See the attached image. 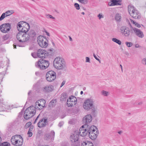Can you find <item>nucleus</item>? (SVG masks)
I'll return each instance as SVG.
<instances>
[{"label": "nucleus", "mask_w": 146, "mask_h": 146, "mask_svg": "<svg viewBox=\"0 0 146 146\" xmlns=\"http://www.w3.org/2000/svg\"><path fill=\"white\" fill-rule=\"evenodd\" d=\"M40 114H39L38 116L35 119V121H34V124H35L36 123V122L37 121L38 118H39V116L40 115Z\"/></svg>", "instance_id": "50"}, {"label": "nucleus", "mask_w": 146, "mask_h": 146, "mask_svg": "<svg viewBox=\"0 0 146 146\" xmlns=\"http://www.w3.org/2000/svg\"><path fill=\"white\" fill-rule=\"evenodd\" d=\"M121 33L125 36H128L130 35L129 29L125 26L122 27L120 29Z\"/></svg>", "instance_id": "15"}, {"label": "nucleus", "mask_w": 146, "mask_h": 146, "mask_svg": "<svg viewBox=\"0 0 146 146\" xmlns=\"http://www.w3.org/2000/svg\"><path fill=\"white\" fill-rule=\"evenodd\" d=\"M32 56L34 58H36L38 57V55L37 54V52L34 53H32L31 54Z\"/></svg>", "instance_id": "40"}, {"label": "nucleus", "mask_w": 146, "mask_h": 146, "mask_svg": "<svg viewBox=\"0 0 146 146\" xmlns=\"http://www.w3.org/2000/svg\"><path fill=\"white\" fill-rule=\"evenodd\" d=\"M120 66L121 68V70L122 71H123V70H122V65L121 64H120Z\"/></svg>", "instance_id": "61"}, {"label": "nucleus", "mask_w": 146, "mask_h": 146, "mask_svg": "<svg viewBox=\"0 0 146 146\" xmlns=\"http://www.w3.org/2000/svg\"><path fill=\"white\" fill-rule=\"evenodd\" d=\"M26 33L19 32L17 35V39L20 42H25L27 41L28 37H26Z\"/></svg>", "instance_id": "10"}, {"label": "nucleus", "mask_w": 146, "mask_h": 146, "mask_svg": "<svg viewBox=\"0 0 146 146\" xmlns=\"http://www.w3.org/2000/svg\"><path fill=\"white\" fill-rule=\"evenodd\" d=\"M53 49L51 48L46 51L45 50V53H46V56H52L53 54Z\"/></svg>", "instance_id": "24"}, {"label": "nucleus", "mask_w": 146, "mask_h": 146, "mask_svg": "<svg viewBox=\"0 0 146 146\" xmlns=\"http://www.w3.org/2000/svg\"><path fill=\"white\" fill-rule=\"evenodd\" d=\"M47 124V118L45 117L40 120L38 122L37 125L38 127L41 128L45 127Z\"/></svg>", "instance_id": "16"}, {"label": "nucleus", "mask_w": 146, "mask_h": 146, "mask_svg": "<svg viewBox=\"0 0 146 146\" xmlns=\"http://www.w3.org/2000/svg\"><path fill=\"white\" fill-rule=\"evenodd\" d=\"M23 141L21 136L18 135L13 136L11 139V144L15 146H21L23 144Z\"/></svg>", "instance_id": "5"}, {"label": "nucleus", "mask_w": 146, "mask_h": 146, "mask_svg": "<svg viewBox=\"0 0 146 146\" xmlns=\"http://www.w3.org/2000/svg\"><path fill=\"white\" fill-rule=\"evenodd\" d=\"M45 33H46V35L48 36H50V35H49V33H48L47 31H45Z\"/></svg>", "instance_id": "59"}, {"label": "nucleus", "mask_w": 146, "mask_h": 146, "mask_svg": "<svg viewBox=\"0 0 146 146\" xmlns=\"http://www.w3.org/2000/svg\"><path fill=\"white\" fill-rule=\"evenodd\" d=\"M86 127L88 133V135L90 138L92 140L96 139L98 134V130L96 127L94 125L89 126L87 124Z\"/></svg>", "instance_id": "3"}, {"label": "nucleus", "mask_w": 146, "mask_h": 146, "mask_svg": "<svg viewBox=\"0 0 146 146\" xmlns=\"http://www.w3.org/2000/svg\"><path fill=\"white\" fill-rule=\"evenodd\" d=\"M86 62H90V60L89 57H86Z\"/></svg>", "instance_id": "48"}, {"label": "nucleus", "mask_w": 146, "mask_h": 146, "mask_svg": "<svg viewBox=\"0 0 146 146\" xmlns=\"http://www.w3.org/2000/svg\"><path fill=\"white\" fill-rule=\"evenodd\" d=\"M118 133L119 134H121L122 133V131H119L118 132Z\"/></svg>", "instance_id": "57"}, {"label": "nucleus", "mask_w": 146, "mask_h": 146, "mask_svg": "<svg viewBox=\"0 0 146 146\" xmlns=\"http://www.w3.org/2000/svg\"><path fill=\"white\" fill-rule=\"evenodd\" d=\"M34 128V127L33 126H31L29 127V130L28 131H30L31 132H32V131L33 130Z\"/></svg>", "instance_id": "49"}, {"label": "nucleus", "mask_w": 146, "mask_h": 146, "mask_svg": "<svg viewBox=\"0 0 146 146\" xmlns=\"http://www.w3.org/2000/svg\"><path fill=\"white\" fill-rule=\"evenodd\" d=\"M83 92L82 91H81L80 92V94H81V95H82V94H83Z\"/></svg>", "instance_id": "64"}, {"label": "nucleus", "mask_w": 146, "mask_h": 146, "mask_svg": "<svg viewBox=\"0 0 146 146\" xmlns=\"http://www.w3.org/2000/svg\"><path fill=\"white\" fill-rule=\"evenodd\" d=\"M142 63L144 65H146V58H143L142 60Z\"/></svg>", "instance_id": "44"}, {"label": "nucleus", "mask_w": 146, "mask_h": 146, "mask_svg": "<svg viewBox=\"0 0 146 146\" xmlns=\"http://www.w3.org/2000/svg\"><path fill=\"white\" fill-rule=\"evenodd\" d=\"M54 89V87L51 85H47L43 89V91L45 92H49L52 91Z\"/></svg>", "instance_id": "21"}, {"label": "nucleus", "mask_w": 146, "mask_h": 146, "mask_svg": "<svg viewBox=\"0 0 146 146\" xmlns=\"http://www.w3.org/2000/svg\"><path fill=\"white\" fill-rule=\"evenodd\" d=\"M10 144L7 142H4L0 144V146H10Z\"/></svg>", "instance_id": "32"}, {"label": "nucleus", "mask_w": 146, "mask_h": 146, "mask_svg": "<svg viewBox=\"0 0 146 146\" xmlns=\"http://www.w3.org/2000/svg\"><path fill=\"white\" fill-rule=\"evenodd\" d=\"M79 135L77 133H75L74 134L70 135V139L72 143H74L76 144L79 139Z\"/></svg>", "instance_id": "17"}, {"label": "nucleus", "mask_w": 146, "mask_h": 146, "mask_svg": "<svg viewBox=\"0 0 146 146\" xmlns=\"http://www.w3.org/2000/svg\"><path fill=\"white\" fill-rule=\"evenodd\" d=\"M38 57L41 59L39 60L35 64L36 67L40 69H44L47 68L49 66V62L43 59L45 58L46 53L45 50L43 49H39L37 51Z\"/></svg>", "instance_id": "2"}, {"label": "nucleus", "mask_w": 146, "mask_h": 146, "mask_svg": "<svg viewBox=\"0 0 146 146\" xmlns=\"http://www.w3.org/2000/svg\"><path fill=\"white\" fill-rule=\"evenodd\" d=\"M37 41L38 44L41 47L46 48L48 46L46 38L42 36H39L38 37Z\"/></svg>", "instance_id": "8"}, {"label": "nucleus", "mask_w": 146, "mask_h": 146, "mask_svg": "<svg viewBox=\"0 0 146 146\" xmlns=\"http://www.w3.org/2000/svg\"><path fill=\"white\" fill-rule=\"evenodd\" d=\"M5 13H3L0 17V21L3 20L5 17Z\"/></svg>", "instance_id": "38"}, {"label": "nucleus", "mask_w": 146, "mask_h": 146, "mask_svg": "<svg viewBox=\"0 0 146 146\" xmlns=\"http://www.w3.org/2000/svg\"><path fill=\"white\" fill-rule=\"evenodd\" d=\"M46 76V80L48 81L52 82L56 78V74L54 71L50 70L47 72Z\"/></svg>", "instance_id": "11"}, {"label": "nucleus", "mask_w": 146, "mask_h": 146, "mask_svg": "<svg viewBox=\"0 0 146 146\" xmlns=\"http://www.w3.org/2000/svg\"><path fill=\"white\" fill-rule=\"evenodd\" d=\"M56 100H52L49 104V106L50 107H53L54 106L56 103Z\"/></svg>", "instance_id": "27"}, {"label": "nucleus", "mask_w": 146, "mask_h": 146, "mask_svg": "<svg viewBox=\"0 0 146 146\" xmlns=\"http://www.w3.org/2000/svg\"><path fill=\"white\" fill-rule=\"evenodd\" d=\"M44 139L45 140H48L49 139H51V138L49 134H47L45 135Z\"/></svg>", "instance_id": "34"}, {"label": "nucleus", "mask_w": 146, "mask_h": 146, "mask_svg": "<svg viewBox=\"0 0 146 146\" xmlns=\"http://www.w3.org/2000/svg\"><path fill=\"white\" fill-rule=\"evenodd\" d=\"M67 98V94L66 93H64L61 94V96L60 98V100L61 101H65Z\"/></svg>", "instance_id": "25"}, {"label": "nucleus", "mask_w": 146, "mask_h": 146, "mask_svg": "<svg viewBox=\"0 0 146 146\" xmlns=\"http://www.w3.org/2000/svg\"><path fill=\"white\" fill-rule=\"evenodd\" d=\"M78 1L81 3L83 4H86L87 3L88 0H78Z\"/></svg>", "instance_id": "35"}, {"label": "nucleus", "mask_w": 146, "mask_h": 146, "mask_svg": "<svg viewBox=\"0 0 146 146\" xmlns=\"http://www.w3.org/2000/svg\"><path fill=\"white\" fill-rule=\"evenodd\" d=\"M93 56L96 60H97L98 59V58L96 57L94 54H93Z\"/></svg>", "instance_id": "54"}, {"label": "nucleus", "mask_w": 146, "mask_h": 146, "mask_svg": "<svg viewBox=\"0 0 146 146\" xmlns=\"http://www.w3.org/2000/svg\"><path fill=\"white\" fill-rule=\"evenodd\" d=\"M74 6L76 8V9L77 10H79L80 8V5H79L78 4V3H76L74 4Z\"/></svg>", "instance_id": "41"}, {"label": "nucleus", "mask_w": 146, "mask_h": 146, "mask_svg": "<svg viewBox=\"0 0 146 146\" xmlns=\"http://www.w3.org/2000/svg\"><path fill=\"white\" fill-rule=\"evenodd\" d=\"M26 23V22L23 21H20L18 23L17 25V28L18 30L21 32L27 33L30 29V25L29 23H27L25 26L23 25L24 23Z\"/></svg>", "instance_id": "7"}, {"label": "nucleus", "mask_w": 146, "mask_h": 146, "mask_svg": "<svg viewBox=\"0 0 146 146\" xmlns=\"http://www.w3.org/2000/svg\"><path fill=\"white\" fill-rule=\"evenodd\" d=\"M94 103L93 99L91 98L88 99L84 102L83 105L84 108L86 110H88L93 108Z\"/></svg>", "instance_id": "9"}, {"label": "nucleus", "mask_w": 146, "mask_h": 146, "mask_svg": "<svg viewBox=\"0 0 146 146\" xmlns=\"http://www.w3.org/2000/svg\"><path fill=\"white\" fill-rule=\"evenodd\" d=\"M112 40L113 41L116 42L119 45H121V41L116 38H113L112 39Z\"/></svg>", "instance_id": "31"}, {"label": "nucleus", "mask_w": 146, "mask_h": 146, "mask_svg": "<svg viewBox=\"0 0 146 146\" xmlns=\"http://www.w3.org/2000/svg\"><path fill=\"white\" fill-rule=\"evenodd\" d=\"M132 29L136 35L138 37L143 38L144 37V35L143 32L140 30L136 28H134Z\"/></svg>", "instance_id": "18"}, {"label": "nucleus", "mask_w": 146, "mask_h": 146, "mask_svg": "<svg viewBox=\"0 0 146 146\" xmlns=\"http://www.w3.org/2000/svg\"><path fill=\"white\" fill-rule=\"evenodd\" d=\"M26 37H28L27 41L29 40L35 39L36 38V33L33 30H30L28 34L26 33Z\"/></svg>", "instance_id": "13"}, {"label": "nucleus", "mask_w": 146, "mask_h": 146, "mask_svg": "<svg viewBox=\"0 0 146 146\" xmlns=\"http://www.w3.org/2000/svg\"><path fill=\"white\" fill-rule=\"evenodd\" d=\"M97 60H98L99 62L100 63H101V61L99 58H98Z\"/></svg>", "instance_id": "63"}, {"label": "nucleus", "mask_w": 146, "mask_h": 146, "mask_svg": "<svg viewBox=\"0 0 146 146\" xmlns=\"http://www.w3.org/2000/svg\"><path fill=\"white\" fill-rule=\"evenodd\" d=\"M68 100H69L72 103H74V105H75L77 102V99L76 98L73 96H70Z\"/></svg>", "instance_id": "22"}, {"label": "nucleus", "mask_w": 146, "mask_h": 146, "mask_svg": "<svg viewBox=\"0 0 146 146\" xmlns=\"http://www.w3.org/2000/svg\"><path fill=\"white\" fill-rule=\"evenodd\" d=\"M68 37H69V38L70 40V41H72V38L70 36H68Z\"/></svg>", "instance_id": "58"}, {"label": "nucleus", "mask_w": 146, "mask_h": 146, "mask_svg": "<svg viewBox=\"0 0 146 146\" xmlns=\"http://www.w3.org/2000/svg\"><path fill=\"white\" fill-rule=\"evenodd\" d=\"M61 146H70V144L68 143L64 142L62 143Z\"/></svg>", "instance_id": "42"}, {"label": "nucleus", "mask_w": 146, "mask_h": 146, "mask_svg": "<svg viewBox=\"0 0 146 146\" xmlns=\"http://www.w3.org/2000/svg\"><path fill=\"white\" fill-rule=\"evenodd\" d=\"M13 47H14V48H16V45H15L14 44L13 45Z\"/></svg>", "instance_id": "62"}, {"label": "nucleus", "mask_w": 146, "mask_h": 146, "mask_svg": "<svg viewBox=\"0 0 146 146\" xmlns=\"http://www.w3.org/2000/svg\"><path fill=\"white\" fill-rule=\"evenodd\" d=\"M86 125H83L80 129L79 135L81 136H84L88 135L87 129L86 127Z\"/></svg>", "instance_id": "14"}, {"label": "nucleus", "mask_w": 146, "mask_h": 146, "mask_svg": "<svg viewBox=\"0 0 146 146\" xmlns=\"http://www.w3.org/2000/svg\"><path fill=\"white\" fill-rule=\"evenodd\" d=\"M121 19V16L120 15L119 13H117L115 16V19L116 21L118 22H119L120 21Z\"/></svg>", "instance_id": "26"}, {"label": "nucleus", "mask_w": 146, "mask_h": 146, "mask_svg": "<svg viewBox=\"0 0 146 146\" xmlns=\"http://www.w3.org/2000/svg\"><path fill=\"white\" fill-rule=\"evenodd\" d=\"M27 134L29 135L28 137H31L33 135L32 132L28 131L27 133Z\"/></svg>", "instance_id": "47"}, {"label": "nucleus", "mask_w": 146, "mask_h": 146, "mask_svg": "<svg viewBox=\"0 0 146 146\" xmlns=\"http://www.w3.org/2000/svg\"><path fill=\"white\" fill-rule=\"evenodd\" d=\"M11 24L9 23L3 24L0 25V30L2 33H7L11 29Z\"/></svg>", "instance_id": "12"}, {"label": "nucleus", "mask_w": 146, "mask_h": 146, "mask_svg": "<svg viewBox=\"0 0 146 146\" xmlns=\"http://www.w3.org/2000/svg\"><path fill=\"white\" fill-rule=\"evenodd\" d=\"M92 119V116L90 114L87 115L83 118V120L86 124L89 123Z\"/></svg>", "instance_id": "19"}, {"label": "nucleus", "mask_w": 146, "mask_h": 146, "mask_svg": "<svg viewBox=\"0 0 146 146\" xmlns=\"http://www.w3.org/2000/svg\"><path fill=\"white\" fill-rule=\"evenodd\" d=\"M65 81H63V82H62L60 86V87H62L65 84Z\"/></svg>", "instance_id": "52"}, {"label": "nucleus", "mask_w": 146, "mask_h": 146, "mask_svg": "<svg viewBox=\"0 0 146 146\" xmlns=\"http://www.w3.org/2000/svg\"><path fill=\"white\" fill-rule=\"evenodd\" d=\"M135 26L138 27V28H139V27H141V25H140L138 23H136L135 24Z\"/></svg>", "instance_id": "53"}, {"label": "nucleus", "mask_w": 146, "mask_h": 146, "mask_svg": "<svg viewBox=\"0 0 146 146\" xmlns=\"http://www.w3.org/2000/svg\"><path fill=\"white\" fill-rule=\"evenodd\" d=\"M102 94L105 96H107L109 92H108L105 91L104 90H102L101 92Z\"/></svg>", "instance_id": "33"}, {"label": "nucleus", "mask_w": 146, "mask_h": 146, "mask_svg": "<svg viewBox=\"0 0 146 146\" xmlns=\"http://www.w3.org/2000/svg\"><path fill=\"white\" fill-rule=\"evenodd\" d=\"M125 43L127 46L129 47H131L133 45V43L130 42H126Z\"/></svg>", "instance_id": "36"}, {"label": "nucleus", "mask_w": 146, "mask_h": 146, "mask_svg": "<svg viewBox=\"0 0 146 146\" xmlns=\"http://www.w3.org/2000/svg\"><path fill=\"white\" fill-rule=\"evenodd\" d=\"M67 106L68 107H71L73 106L74 104V103H72L69 100H67Z\"/></svg>", "instance_id": "30"}, {"label": "nucleus", "mask_w": 146, "mask_h": 146, "mask_svg": "<svg viewBox=\"0 0 146 146\" xmlns=\"http://www.w3.org/2000/svg\"><path fill=\"white\" fill-rule=\"evenodd\" d=\"M135 46L136 48H138L139 47V46L138 44H137L135 45Z\"/></svg>", "instance_id": "56"}, {"label": "nucleus", "mask_w": 146, "mask_h": 146, "mask_svg": "<svg viewBox=\"0 0 146 146\" xmlns=\"http://www.w3.org/2000/svg\"><path fill=\"white\" fill-rule=\"evenodd\" d=\"M43 105L41 104L42 102L39 100L37 101L35 104V106H31L28 107L25 111L24 113V117L26 119H28L33 116L36 113V109L39 110L42 109L45 105V100H41Z\"/></svg>", "instance_id": "1"}, {"label": "nucleus", "mask_w": 146, "mask_h": 146, "mask_svg": "<svg viewBox=\"0 0 146 146\" xmlns=\"http://www.w3.org/2000/svg\"><path fill=\"white\" fill-rule=\"evenodd\" d=\"M9 37V35L8 34H7L3 36V38L4 40H6Z\"/></svg>", "instance_id": "37"}, {"label": "nucleus", "mask_w": 146, "mask_h": 146, "mask_svg": "<svg viewBox=\"0 0 146 146\" xmlns=\"http://www.w3.org/2000/svg\"><path fill=\"white\" fill-rule=\"evenodd\" d=\"M110 1H111L108 3V5L109 6L121 5L120 2L121 1V0H110Z\"/></svg>", "instance_id": "20"}, {"label": "nucleus", "mask_w": 146, "mask_h": 146, "mask_svg": "<svg viewBox=\"0 0 146 146\" xmlns=\"http://www.w3.org/2000/svg\"><path fill=\"white\" fill-rule=\"evenodd\" d=\"M128 10L130 15L133 18L139 19L141 17V14L132 5H129L128 7Z\"/></svg>", "instance_id": "6"}, {"label": "nucleus", "mask_w": 146, "mask_h": 146, "mask_svg": "<svg viewBox=\"0 0 146 146\" xmlns=\"http://www.w3.org/2000/svg\"><path fill=\"white\" fill-rule=\"evenodd\" d=\"M31 123L30 122H29L27 123L25 125V127L26 128H28L30 127V126H31Z\"/></svg>", "instance_id": "39"}, {"label": "nucleus", "mask_w": 146, "mask_h": 146, "mask_svg": "<svg viewBox=\"0 0 146 146\" xmlns=\"http://www.w3.org/2000/svg\"><path fill=\"white\" fill-rule=\"evenodd\" d=\"M63 124V122H60L58 124V126L60 127H61Z\"/></svg>", "instance_id": "51"}, {"label": "nucleus", "mask_w": 146, "mask_h": 146, "mask_svg": "<svg viewBox=\"0 0 146 146\" xmlns=\"http://www.w3.org/2000/svg\"><path fill=\"white\" fill-rule=\"evenodd\" d=\"M53 64L54 67L57 69H62L65 67L64 59L59 57H57L54 59Z\"/></svg>", "instance_id": "4"}, {"label": "nucleus", "mask_w": 146, "mask_h": 146, "mask_svg": "<svg viewBox=\"0 0 146 146\" xmlns=\"http://www.w3.org/2000/svg\"><path fill=\"white\" fill-rule=\"evenodd\" d=\"M46 16L48 17H47L48 18H51V19H55V18L52 17L51 15H49V14H48V15H46Z\"/></svg>", "instance_id": "46"}, {"label": "nucleus", "mask_w": 146, "mask_h": 146, "mask_svg": "<svg viewBox=\"0 0 146 146\" xmlns=\"http://www.w3.org/2000/svg\"><path fill=\"white\" fill-rule=\"evenodd\" d=\"M55 133L54 131L53 130L51 131L50 133H49L51 138V141L53 140L54 137Z\"/></svg>", "instance_id": "28"}, {"label": "nucleus", "mask_w": 146, "mask_h": 146, "mask_svg": "<svg viewBox=\"0 0 146 146\" xmlns=\"http://www.w3.org/2000/svg\"><path fill=\"white\" fill-rule=\"evenodd\" d=\"M97 16L99 18V19H100L101 18L104 17V15H103L102 13H99Z\"/></svg>", "instance_id": "43"}, {"label": "nucleus", "mask_w": 146, "mask_h": 146, "mask_svg": "<svg viewBox=\"0 0 146 146\" xmlns=\"http://www.w3.org/2000/svg\"><path fill=\"white\" fill-rule=\"evenodd\" d=\"M14 13V12L13 10H9L6 11L5 13V17H7L13 14Z\"/></svg>", "instance_id": "29"}, {"label": "nucleus", "mask_w": 146, "mask_h": 146, "mask_svg": "<svg viewBox=\"0 0 146 146\" xmlns=\"http://www.w3.org/2000/svg\"><path fill=\"white\" fill-rule=\"evenodd\" d=\"M99 143V142L98 141H95L94 143L93 146L95 145L96 146H98Z\"/></svg>", "instance_id": "45"}, {"label": "nucleus", "mask_w": 146, "mask_h": 146, "mask_svg": "<svg viewBox=\"0 0 146 146\" xmlns=\"http://www.w3.org/2000/svg\"><path fill=\"white\" fill-rule=\"evenodd\" d=\"M81 146H93V144L90 141H85L82 143Z\"/></svg>", "instance_id": "23"}, {"label": "nucleus", "mask_w": 146, "mask_h": 146, "mask_svg": "<svg viewBox=\"0 0 146 146\" xmlns=\"http://www.w3.org/2000/svg\"><path fill=\"white\" fill-rule=\"evenodd\" d=\"M130 21L133 24H135V25L136 23L135 21H133L132 19H130Z\"/></svg>", "instance_id": "55"}, {"label": "nucleus", "mask_w": 146, "mask_h": 146, "mask_svg": "<svg viewBox=\"0 0 146 146\" xmlns=\"http://www.w3.org/2000/svg\"><path fill=\"white\" fill-rule=\"evenodd\" d=\"M74 146H80V145H77L76 144H74Z\"/></svg>", "instance_id": "60"}]
</instances>
